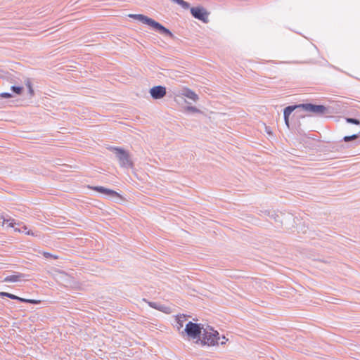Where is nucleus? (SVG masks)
Masks as SVG:
<instances>
[{
  "mask_svg": "<svg viewBox=\"0 0 360 360\" xmlns=\"http://www.w3.org/2000/svg\"><path fill=\"white\" fill-rule=\"evenodd\" d=\"M128 17L139 20L141 22L146 24L153 28L155 30L159 32L160 34L168 35L173 37V34L166 27L162 26L159 22H156L152 18H150L142 14H129Z\"/></svg>",
  "mask_w": 360,
  "mask_h": 360,
  "instance_id": "nucleus-1",
  "label": "nucleus"
},
{
  "mask_svg": "<svg viewBox=\"0 0 360 360\" xmlns=\"http://www.w3.org/2000/svg\"><path fill=\"white\" fill-rule=\"evenodd\" d=\"M219 333L211 328L205 330L200 342L204 345L214 346L219 343Z\"/></svg>",
  "mask_w": 360,
  "mask_h": 360,
  "instance_id": "nucleus-2",
  "label": "nucleus"
},
{
  "mask_svg": "<svg viewBox=\"0 0 360 360\" xmlns=\"http://www.w3.org/2000/svg\"><path fill=\"white\" fill-rule=\"evenodd\" d=\"M184 331L189 338L195 339L200 337L201 328L198 324L190 321L186 325Z\"/></svg>",
  "mask_w": 360,
  "mask_h": 360,
  "instance_id": "nucleus-3",
  "label": "nucleus"
},
{
  "mask_svg": "<svg viewBox=\"0 0 360 360\" xmlns=\"http://www.w3.org/2000/svg\"><path fill=\"white\" fill-rule=\"evenodd\" d=\"M114 151L121 166L127 167L132 166V162L129 159V154L125 150L119 148H115Z\"/></svg>",
  "mask_w": 360,
  "mask_h": 360,
  "instance_id": "nucleus-4",
  "label": "nucleus"
},
{
  "mask_svg": "<svg viewBox=\"0 0 360 360\" xmlns=\"http://www.w3.org/2000/svg\"><path fill=\"white\" fill-rule=\"evenodd\" d=\"M298 107L302 108L304 110L314 114H323L326 112V108L322 105L313 104H301Z\"/></svg>",
  "mask_w": 360,
  "mask_h": 360,
  "instance_id": "nucleus-5",
  "label": "nucleus"
},
{
  "mask_svg": "<svg viewBox=\"0 0 360 360\" xmlns=\"http://www.w3.org/2000/svg\"><path fill=\"white\" fill-rule=\"evenodd\" d=\"M193 16L204 22H208V13L202 7H193L191 8Z\"/></svg>",
  "mask_w": 360,
  "mask_h": 360,
  "instance_id": "nucleus-6",
  "label": "nucleus"
},
{
  "mask_svg": "<svg viewBox=\"0 0 360 360\" xmlns=\"http://www.w3.org/2000/svg\"><path fill=\"white\" fill-rule=\"evenodd\" d=\"M89 188L94 191H96L97 192L101 193L103 194H105V195H109L111 197L122 198V195L120 193H118L117 192H116L113 190H111V189L105 188L103 186H94V187L89 186Z\"/></svg>",
  "mask_w": 360,
  "mask_h": 360,
  "instance_id": "nucleus-7",
  "label": "nucleus"
},
{
  "mask_svg": "<svg viewBox=\"0 0 360 360\" xmlns=\"http://www.w3.org/2000/svg\"><path fill=\"white\" fill-rule=\"evenodd\" d=\"M150 96L154 99H160L166 95V88L162 86H155L150 89Z\"/></svg>",
  "mask_w": 360,
  "mask_h": 360,
  "instance_id": "nucleus-8",
  "label": "nucleus"
},
{
  "mask_svg": "<svg viewBox=\"0 0 360 360\" xmlns=\"http://www.w3.org/2000/svg\"><path fill=\"white\" fill-rule=\"evenodd\" d=\"M0 297H7L12 300H19L22 302L31 303L34 304H39L41 302V301L38 300L25 299L6 292H0Z\"/></svg>",
  "mask_w": 360,
  "mask_h": 360,
  "instance_id": "nucleus-9",
  "label": "nucleus"
},
{
  "mask_svg": "<svg viewBox=\"0 0 360 360\" xmlns=\"http://www.w3.org/2000/svg\"><path fill=\"white\" fill-rule=\"evenodd\" d=\"M297 108H299L298 105L288 106L284 110V120L288 127H289V117L292 111Z\"/></svg>",
  "mask_w": 360,
  "mask_h": 360,
  "instance_id": "nucleus-10",
  "label": "nucleus"
},
{
  "mask_svg": "<svg viewBox=\"0 0 360 360\" xmlns=\"http://www.w3.org/2000/svg\"><path fill=\"white\" fill-rule=\"evenodd\" d=\"M22 278H24V275L22 274H15V275H11V276H6L4 278V281L14 283V282H18V281H20Z\"/></svg>",
  "mask_w": 360,
  "mask_h": 360,
  "instance_id": "nucleus-11",
  "label": "nucleus"
},
{
  "mask_svg": "<svg viewBox=\"0 0 360 360\" xmlns=\"http://www.w3.org/2000/svg\"><path fill=\"white\" fill-rule=\"evenodd\" d=\"M184 95L194 101L198 100V96L192 90L186 89Z\"/></svg>",
  "mask_w": 360,
  "mask_h": 360,
  "instance_id": "nucleus-12",
  "label": "nucleus"
},
{
  "mask_svg": "<svg viewBox=\"0 0 360 360\" xmlns=\"http://www.w3.org/2000/svg\"><path fill=\"white\" fill-rule=\"evenodd\" d=\"M186 321V316L184 315H180L176 316L177 329L180 330L184 326V322Z\"/></svg>",
  "mask_w": 360,
  "mask_h": 360,
  "instance_id": "nucleus-13",
  "label": "nucleus"
},
{
  "mask_svg": "<svg viewBox=\"0 0 360 360\" xmlns=\"http://www.w3.org/2000/svg\"><path fill=\"white\" fill-rule=\"evenodd\" d=\"M14 231L18 233L24 232L27 235L34 236V233L30 230H28L27 226L25 225L22 226V229L18 228L14 229Z\"/></svg>",
  "mask_w": 360,
  "mask_h": 360,
  "instance_id": "nucleus-14",
  "label": "nucleus"
},
{
  "mask_svg": "<svg viewBox=\"0 0 360 360\" xmlns=\"http://www.w3.org/2000/svg\"><path fill=\"white\" fill-rule=\"evenodd\" d=\"M6 223H8V226L11 227V228H13L14 225L15 224V220L13 219H3V226Z\"/></svg>",
  "mask_w": 360,
  "mask_h": 360,
  "instance_id": "nucleus-15",
  "label": "nucleus"
},
{
  "mask_svg": "<svg viewBox=\"0 0 360 360\" xmlns=\"http://www.w3.org/2000/svg\"><path fill=\"white\" fill-rule=\"evenodd\" d=\"M357 137H358V136L356 134H354L352 136H346L344 137L343 139L345 142H348V141L356 139Z\"/></svg>",
  "mask_w": 360,
  "mask_h": 360,
  "instance_id": "nucleus-16",
  "label": "nucleus"
},
{
  "mask_svg": "<svg viewBox=\"0 0 360 360\" xmlns=\"http://www.w3.org/2000/svg\"><path fill=\"white\" fill-rule=\"evenodd\" d=\"M11 89L17 94H21L22 91V87L20 86H12Z\"/></svg>",
  "mask_w": 360,
  "mask_h": 360,
  "instance_id": "nucleus-17",
  "label": "nucleus"
},
{
  "mask_svg": "<svg viewBox=\"0 0 360 360\" xmlns=\"http://www.w3.org/2000/svg\"><path fill=\"white\" fill-rule=\"evenodd\" d=\"M347 122L349 123L355 124H359V123H360L358 120L353 119V118L347 119Z\"/></svg>",
  "mask_w": 360,
  "mask_h": 360,
  "instance_id": "nucleus-18",
  "label": "nucleus"
},
{
  "mask_svg": "<svg viewBox=\"0 0 360 360\" xmlns=\"http://www.w3.org/2000/svg\"><path fill=\"white\" fill-rule=\"evenodd\" d=\"M186 110L187 111H189V112H199L200 110H198L195 107H187L186 108Z\"/></svg>",
  "mask_w": 360,
  "mask_h": 360,
  "instance_id": "nucleus-19",
  "label": "nucleus"
},
{
  "mask_svg": "<svg viewBox=\"0 0 360 360\" xmlns=\"http://www.w3.org/2000/svg\"><path fill=\"white\" fill-rule=\"evenodd\" d=\"M43 255L46 257V258H53V259H58V257L57 256H53L51 254L49 253V252H43Z\"/></svg>",
  "mask_w": 360,
  "mask_h": 360,
  "instance_id": "nucleus-20",
  "label": "nucleus"
},
{
  "mask_svg": "<svg viewBox=\"0 0 360 360\" xmlns=\"http://www.w3.org/2000/svg\"><path fill=\"white\" fill-rule=\"evenodd\" d=\"M1 96L2 98H8L11 97V94L8 93H2L1 94Z\"/></svg>",
  "mask_w": 360,
  "mask_h": 360,
  "instance_id": "nucleus-21",
  "label": "nucleus"
},
{
  "mask_svg": "<svg viewBox=\"0 0 360 360\" xmlns=\"http://www.w3.org/2000/svg\"><path fill=\"white\" fill-rule=\"evenodd\" d=\"M227 341H228V339H227L225 336H223V337L221 338V341L220 342V343H221V345H224V344H225Z\"/></svg>",
  "mask_w": 360,
  "mask_h": 360,
  "instance_id": "nucleus-22",
  "label": "nucleus"
},
{
  "mask_svg": "<svg viewBox=\"0 0 360 360\" xmlns=\"http://www.w3.org/2000/svg\"><path fill=\"white\" fill-rule=\"evenodd\" d=\"M150 307H154L155 309H161L160 307H156L155 305V304H153V303H150Z\"/></svg>",
  "mask_w": 360,
  "mask_h": 360,
  "instance_id": "nucleus-23",
  "label": "nucleus"
},
{
  "mask_svg": "<svg viewBox=\"0 0 360 360\" xmlns=\"http://www.w3.org/2000/svg\"><path fill=\"white\" fill-rule=\"evenodd\" d=\"M28 87H29V89H30V93L32 94H33V90H32V86H31V84H29Z\"/></svg>",
  "mask_w": 360,
  "mask_h": 360,
  "instance_id": "nucleus-24",
  "label": "nucleus"
},
{
  "mask_svg": "<svg viewBox=\"0 0 360 360\" xmlns=\"http://www.w3.org/2000/svg\"><path fill=\"white\" fill-rule=\"evenodd\" d=\"M3 219V218H2V217H0V219Z\"/></svg>",
  "mask_w": 360,
  "mask_h": 360,
  "instance_id": "nucleus-25",
  "label": "nucleus"
}]
</instances>
